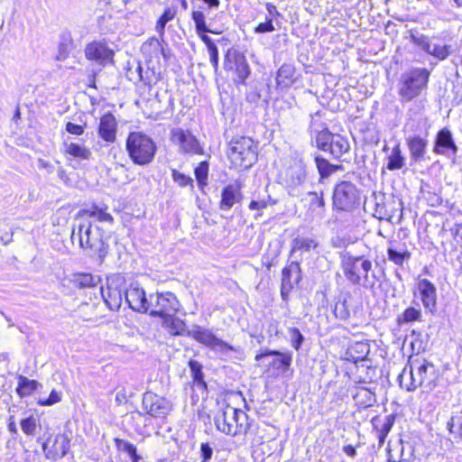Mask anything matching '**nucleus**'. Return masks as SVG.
<instances>
[{"label": "nucleus", "instance_id": "1", "mask_svg": "<svg viewBox=\"0 0 462 462\" xmlns=\"http://www.w3.org/2000/svg\"><path fill=\"white\" fill-rule=\"evenodd\" d=\"M162 319V327L171 336L191 337L219 356H226L230 351H240V346H234L223 339L218 338L212 330L207 328L199 325H192L189 329L185 321L176 317V314H171Z\"/></svg>", "mask_w": 462, "mask_h": 462}, {"label": "nucleus", "instance_id": "2", "mask_svg": "<svg viewBox=\"0 0 462 462\" xmlns=\"http://www.w3.org/2000/svg\"><path fill=\"white\" fill-rule=\"evenodd\" d=\"M70 238L72 243L78 239L80 248L88 251L89 256L97 257L101 262L108 253L109 246L104 239L103 230L88 219L76 217Z\"/></svg>", "mask_w": 462, "mask_h": 462}, {"label": "nucleus", "instance_id": "3", "mask_svg": "<svg viewBox=\"0 0 462 462\" xmlns=\"http://www.w3.org/2000/svg\"><path fill=\"white\" fill-rule=\"evenodd\" d=\"M125 150L134 164L147 166L154 160L157 145L150 135L141 131H134L126 137Z\"/></svg>", "mask_w": 462, "mask_h": 462}, {"label": "nucleus", "instance_id": "4", "mask_svg": "<svg viewBox=\"0 0 462 462\" xmlns=\"http://www.w3.org/2000/svg\"><path fill=\"white\" fill-rule=\"evenodd\" d=\"M248 415L241 409L227 405L225 409L218 411L214 422L218 431L228 435H245L250 428Z\"/></svg>", "mask_w": 462, "mask_h": 462}, {"label": "nucleus", "instance_id": "5", "mask_svg": "<svg viewBox=\"0 0 462 462\" xmlns=\"http://www.w3.org/2000/svg\"><path fill=\"white\" fill-rule=\"evenodd\" d=\"M307 164L301 157L292 158L281 174L282 184L291 197H300L307 182Z\"/></svg>", "mask_w": 462, "mask_h": 462}, {"label": "nucleus", "instance_id": "6", "mask_svg": "<svg viewBox=\"0 0 462 462\" xmlns=\"http://www.w3.org/2000/svg\"><path fill=\"white\" fill-rule=\"evenodd\" d=\"M227 154L235 166L248 169L257 161V146L252 138L238 136L230 141Z\"/></svg>", "mask_w": 462, "mask_h": 462}, {"label": "nucleus", "instance_id": "7", "mask_svg": "<svg viewBox=\"0 0 462 462\" xmlns=\"http://www.w3.org/2000/svg\"><path fill=\"white\" fill-rule=\"evenodd\" d=\"M361 193L351 181L342 180L334 187L332 204L337 211L352 213L361 206Z\"/></svg>", "mask_w": 462, "mask_h": 462}, {"label": "nucleus", "instance_id": "8", "mask_svg": "<svg viewBox=\"0 0 462 462\" xmlns=\"http://www.w3.org/2000/svg\"><path fill=\"white\" fill-rule=\"evenodd\" d=\"M341 267L346 280L354 285H365L368 273L372 269V263L364 256H355L349 252L341 255Z\"/></svg>", "mask_w": 462, "mask_h": 462}, {"label": "nucleus", "instance_id": "9", "mask_svg": "<svg viewBox=\"0 0 462 462\" xmlns=\"http://www.w3.org/2000/svg\"><path fill=\"white\" fill-rule=\"evenodd\" d=\"M180 308V303L173 292H156L150 294V305L147 313L152 317L164 318L171 314H176Z\"/></svg>", "mask_w": 462, "mask_h": 462}, {"label": "nucleus", "instance_id": "10", "mask_svg": "<svg viewBox=\"0 0 462 462\" xmlns=\"http://www.w3.org/2000/svg\"><path fill=\"white\" fill-rule=\"evenodd\" d=\"M255 361H263L266 371L273 374L286 373L292 362V353L291 351L281 352L279 350L265 349L258 353Z\"/></svg>", "mask_w": 462, "mask_h": 462}, {"label": "nucleus", "instance_id": "11", "mask_svg": "<svg viewBox=\"0 0 462 462\" xmlns=\"http://www.w3.org/2000/svg\"><path fill=\"white\" fill-rule=\"evenodd\" d=\"M142 408L144 412L139 411V415H149L155 419L164 420L172 411V403L165 397L152 392H146L143 395Z\"/></svg>", "mask_w": 462, "mask_h": 462}, {"label": "nucleus", "instance_id": "12", "mask_svg": "<svg viewBox=\"0 0 462 462\" xmlns=\"http://www.w3.org/2000/svg\"><path fill=\"white\" fill-rule=\"evenodd\" d=\"M223 67L227 71H235L237 84H245L251 74V69L246 57L233 48H229L225 54Z\"/></svg>", "mask_w": 462, "mask_h": 462}, {"label": "nucleus", "instance_id": "13", "mask_svg": "<svg viewBox=\"0 0 462 462\" xmlns=\"http://www.w3.org/2000/svg\"><path fill=\"white\" fill-rule=\"evenodd\" d=\"M302 280V270L300 260L288 263L282 270L281 297L287 300L291 291L299 285Z\"/></svg>", "mask_w": 462, "mask_h": 462}, {"label": "nucleus", "instance_id": "14", "mask_svg": "<svg viewBox=\"0 0 462 462\" xmlns=\"http://www.w3.org/2000/svg\"><path fill=\"white\" fill-rule=\"evenodd\" d=\"M430 72L424 68H415L406 74V99L418 97L426 88Z\"/></svg>", "mask_w": 462, "mask_h": 462}, {"label": "nucleus", "instance_id": "15", "mask_svg": "<svg viewBox=\"0 0 462 462\" xmlns=\"http://www.w3.org/2000/svg\"><path fill=\"white\" fill-rule=\"evenodd\" d=\"M124 298L130 309L140 313H147L150 305V296L147 297L144 290L138 282H132L125 290Z\"/></svg>", "mask_w": 462, "mask_h": 462}, {"label": "nucleus", "instance_id": "16", "mask_svg": "<svg viewBox=\"0 0 462 462\" xmlns=\"http://www.w3.org/2000/svg\"><path fill=\"white\" fill-rule=\"evenodd\" d=\"M458 148L448 128L439 130L437 134L433 152L455 161Z\"/></svg>", "mask_w": 462, "mask_h": 462}, {"label": "nucleus", "instance_id": "17", "mask_svg": "<svg viewBox=\"0 0 462 462\" xmlns=\"http://www.w3.org/2000/svg\"><path fill=\"white\" fill-rule=\"evenodd\" d=\"M414 297L421 300L424 308L433 313L437 304L435 285L427 279L419 280L414 289Z\"/></svg>", "mask_w": 462, "mask_h": 462}, {"label": "nucleus", "instance_id": "18", "mask_svg": "<svg viewBox=\"0 0 462 462\" xmlns=\"http://www.w3.org/2000/svg\"><path fill=\"white\" fill-rule=\"evenodd\" d=\"M319 246V241L314 236H302L298 235L291 242L290 255L297 258L296 260H302L304 254L311 251H317Z\"/></svg>", "mask_w": 462, "mask_h": 462}, {"label": "nucleus", "instance_id": "19", "mask_svg": "<svg viewBox=\"0 0 462 462\" xmlns=\"http://www.w3.org/2000/svg\"><path fill=\"white\" fill-rule=\"evenodd\" d=\"M85 55L88 60L105 66L106 63L113 61L114 51L105 42H93L86 46Z\"/></svg>", "mask_w": 462, "mask_h": 462}, {"label": "nucleus", "instance_id": "20", "mask_svg": "<svg viewBox=\"0 0 462 462\" xmlns=\"http://www.w3.org/2000/svg\"><path fill=\"white\" fill-rule=\"evenodd\" d=\"M172 140L178 143L185 153L202 154L203 148L199 140L189 131L180 128L172 131Z\"/></svg>", "mask_w": 462, "mask_h": 462}, {"label": "nucleus", "instance_id": "21", "mask_svg": "<svg viewBox=\"0 0 462 462\" xmlns=\"http://www.w3.org/2000/svg\"><path fill=\"white\" fill-rule=\"evenodd\" d=\"M410 37L415 45L439 60H445L452 52L450 45L431 44L423 35H415L411 32Z\"/></svg>", "mask_w": 462, "mask_h": 462}, {"label": "nucleus", "instance_id": "22", "mask_svg": "<svg viewBox=\"0 0 462 462\" xmlns=\"http://www.w3.org/2000/svg\"><path fill=\"white\" fill-rule=\"evenodd\" d=\"M242 184L239 181L225 186L221 190L219 209L222 211L230 210L235 204L241 203L243 199Z\"/></svg>", "mask_w": 462, "mask_h": 462}, {"label": "nucleus", "instance_id": "23", "mask_svg": "<svg viewBox=\"0 0 462 462\" xmlns=\"http://www.w3.org/2000/svg\"><path fill=\"white\" fill-rule=\"evenodd\" d=\"M125 289H120L113 279L108 281L106 289L101 287L102 298L110 310H118L122 305Z\"/></svg>", "mask_w": 462, "mask_h": 462}, {"label": "nucleus", "instance_id": "24", "mask_svg": "<svg viewBox=\"0 0 462 462\" xmlns=\"http://www.w3.org/2000/svg\"><path fill=\"white\" fill-rule=\"evenodd\" d=\"M117 121L110 112L101 116L97 134L98 136L108 143H113L116 140Z\"/></svg>", "mask_w": 462, "mask_h": 462}, {"label": "nucleus", "instance_id": "25", "mask_svg": "<svg viewBox=\"0 0 462 462\" xmlns=\"http://www.w3.org/2000/svg\"><path fill=\"white\" fill-rule=\"evenodd\" d=\"M134 74H136V78L139 81H142L148 87L155 85L161 79V72L158 71L154 66H151V63H147L146 69H144L140 63L137 64L134 71L129 69L128 77L130 80H133Z\"/></svg>", "mask_w": 462, "mask_h": 462}, {"label": "nucleus", "instance_id": "26", "mask_svg": "<svg viewBox=\"0 0 462 462\" xmlns=\"http://www.w3.org/2000/svg\"><path fill=\"white\" fill-rule=\"evenodd\" d=\"M70 448V439L67 434H58L55 436L52 446L46 451V458L51 461H57L64 457Z\"/></svg>", "mask_w": 462, "mask_h": 462}, {"label": "nucleus", "instance_id": "27", "mask_svg": "<svg viewBox=\"0 0 462 462\" xmlns=\"http://www.w3.org/2000/svg\"><path fill=\"white\" fill-rule=\"evenodd\" d=\"M296 69L291 63H283L276 72V86L281 89L289 88L296 81Z\"/></svg>", "mask_w": 462, "mask_h": 462}, {"label": "nucleus", "instance_id": "28", "mask_svg": "<svg viewBox=\"0 0 462 462\" xmlns=\"http://www.w3.org/2000/svg\"><path fill=\"white\" fill-rule=\"evenodd\" d=\"M409 363L411 383L407 387V390L412 391L422 384L427 372V365H425V360H423L422 363L418 364L412 360V356L409 357Z\"/></svg>", "mask_w": 462, "mask_h": 462}, {"label": "nucleus", "instance_id": "29", "mask_svg": "<svg viewBox=\"0 0 462 462\" xmlns=\"http://www.w3.org/2000/svg\"><path fill=\"white\" fill-rule=\"evenodd\" d=\"M163 44L156 37H151L142 44L141 51L145 57L146 63H152L153 60L159 62L160 51Z\"/></svg>", "mask_w": 462, "mask_h": 462}, {"label": "nucleus", "instance_id": "30", "mask_svg": "<svg viewBox=\"0 0 462 462\" xmlns=\"http://www.w3.org/2000/svg\"><path fill=\"white\" fill-rule=\"evenodd\" d=\"M351 300L350 292H342L337 297L333 309V314L337 319L346 320L350 316Z\"/></svg>", "mask_w": 462, "mask_h": 462}, {"label": "nucleus", "instance_id": "31", "mask_svg": "<svg viewBox=\"0 0 462 462\" xmlns=\"http://www.w3.org/2000/svg\"><path fill=\"white\" fill-rule=\"evenodd\" d=\"M370 352V346L365 342L353 344L346 352V359L357 365L367 358Z\"/></svg>", "mask_w": 462, "mask_h": 462}, {"label": "nucleus", "instance_id": "32", "mask_svg": "<svg viewBox=\"0 0 462 462\" xmlns=\"http://www.w3.org/2000/svg\"><path fill=\"white\" fill-rule=\"evenodd\" d=\"M428 140L420 136H413L409 139L408 147L411 158L413 162H418L424 159Z\"/></svg>", "mask_w": 462, "mask_h": 462}, {"label": "nucleus", "instance_id": "33", "mask_svg": "<svg viewBox=\"0 0 462 462\" xmlns=\"http://www.w3.org/2000/svg\"><path fill=\"white\" fill-rule=\"evenodd\" d=\"M313 158L319 175V182H321L324 179L328 178L341 168L340 165L330 163L327 159L323 158L317 152L314 153Z\"/></svg>", "mask_w": 462, "mask_h": 462}, {"label": "nucleus", "instance_id": "34", "mask_svg": "<svg viewBox=\"0 0 462 462\" xmlns=\"http://www.w3.org/2000/svg\"><path fill=\"white\" fill-rule=\"evenodd\" d=\"M350 149L347 139L340 134H335L330 141L328 152L333 158L339 159Z\"/></svg>", "mask_w": 462, "mask_h": 462}, {"label": "nucleus", "instance_id": "35", "mask_svg": "<svg viewBox=\"0 0 462 462\" xmlns=\"http://www.w3.org/2000/svg\"><path fill=\"white\" fill-rule=\"evenodd\" d=\"M356 365L357 372L359 373L360 380L359 382L367 383L375 381L377 374V368L373 365L371 359H365L362 362H359Z\"/></svg>", "mask_w": 462, "mask_h": 462}, {"label": "nucleus", "instance_id": "36", "mask_svg": "<svg viewBox=\"0 0 462 462\" xmlns=\"http://www.w3.org/2000/svg\"><path fill=\"white\" fill-rule=\"evenodd\" d=\"M39 386H42V384L38 381L20 374L18 375V385L15 391L20 398H24L32 394Z\"/></svg>", "mask_w": 462, "mask_h": 462}, {"label": "nucleus", "instance_id": "37", "mask_svg": "<svg viewBox=\"0 0 462 462\" xmlns=\"http://www.w3.org/2000/svg\"><path fill=\"white\" fill-rule=\"evenodd\" d=\"M388 260L399 268L395 269V276L398 278L400 282H402V263H404V251H402L397 248L395 242H391L390 246L387 249Z\"/></svg>", "mask_w": 462, "mask_h": 462}, {"label": "nucleus", "instance_id": "38", "mask_svg": "<svg viewBox=\"0 0 462 462\" xmlns=\"http://www.w3.org/2000/svg\"><path fill=\"white\" fill-rule=\"evenodd\" d=\"M73 45V40L70 32L63 31L60 34V42L58 45V52L55 57L56 60L63 61L69 55Z\"/></svg>", "mask_w": 462, "mask_h": 462}, {"label": "nucleus", "instance_id": "39", "mask_svg": "<svg viewBox=\"0 0 462 462\" xmlns=\"http://www.w3.org/2000/svg\"><path fill=\"white\" fill-rule=\"evenodd\" d=\"M356 403L361 407H372L376 402L375 393L365 387H358L353 395Z\"/></svg>", "mask_w": 462, "mask_h": 462}, {"label": "nucleus", "instance_id": "40", "mask_svg": "<svg viewBox=\"0 0 462 462\" xmlns=\"http://www.w3.org/2000/svg\"><path fill=\"white\" fill-rule=\"evenodd\" d=\"M335 134H332L328 129L319 131V133L310 135V143L319 150L327 152Z\"/></svg>", "mask_w": 462, "mask_h": 462}, {"label": "nucleus", "instance_id": "41", "mask_svg": "<svg viewBox=\"0 0 462 462\" xmlns=\"http://www.w3.org/2000/svg\"><path fill=\"white\" fill-rule=\"evenodd\" d=\"M100 281L99 276L85 273L75 274L72 280L74 285L79 289L96 287Z\"/></svg>", "mask_w": 462, "mask_h": 462}, {"label": "nucleus", "instance_id": "42", "mask_svg": "<svg viewBox=\"0 0 462 462\" xmlns=\"http://www.w3.org/2000/svg\"><path fill=\"white\" fill-rule=\"evenodd\" d=\"M309 198V208L318 215H322L325 212V199L324 192L309 191L307 192Z\"/></svg>", "mask_w": 462, "mask_h": 462}, {"label": "nucleus", "instance_id": "43", "mask_svg": "<svg viewBox=\"0 0 462 462\" xmlns=\"http://www.w3.org/2000/svg\"><path fill=\"white\" fill-rule=\"evenodd\" d=\"M64 152L75 158L88 160L91 157V152L83 145L74 143H63Z\"/></svg>", "mask_w": 462, "mask_h": 462}, {"label": "nucleus", "instance_id": "44", "mask_svg": "<svg viewBox=\"0 0 462 462\" xmlns=\"http://www.w3.org/2000/svg\"><path fill=\"white\" fill-rule=\"evenodd\" d=\"M177 14V9L174 7H167L164 9L162 14L156 22L155 31L158 32L160 38L163 40L165 33V27L167 23L173 20Z\"/></svg>", "mask_w": 462, "mask_h": 462}, {"label": "nucleus", "instance_id": "45", "mask_svg": "<svg viewBox=\"0 0 462 462\" xmlns=\"http://www.w3.org/2000/svg\"><path fill=\"white\" fill-rule=\"evenodd\" d=\"M114 442L119 451L127 453L132 462H139L141 460L142 457L137 454L136 447L134 444L119 438H115Z\"/></svg>", "mask_w": 462, "mask_h": 462}, {"label": "nucleus", "instance_id": "46", "mask_svg": "<svg viewBox=\"0 0 462 462\" xmlns=\"http://www.w3.org/2000/svg\"><path fill=\"white\" fill-rule=\"evenodd\" d=\"M404 158L402 155L400 144H396L391 153L388 155V162L386 168L390 171L399 170L403 166Z\"/></svg>", "mask_w": 462, "mask_h": 462}, {"label": "nucleus", "instance_id": "47", "mask_svg": "<svg viewBox=\"0 0 462 462\" xmlns=\"http://www.w3.org/2000/svg\"><path fill=\"white\" fill-rule=\"evenodd\" d=\"M328 129L326 123L322 121L321 113L319 111L310 115V122L308 127V131L310 135H313L319 131H325Z\"/></svg>", "mask_w": 462, "mask_h": 462}, {"label": "nucleus", "instance_id": "48", "mask_svg": "<svg viewBox=\"0 0 462 462\" xmlns=\"http://www.w3.org/2000/svg\"><path fill=\"white\" fill-rule=\"evenodd\" d=\"M191 19L195 23L197 33L213 32L207 25L206 16L202 11H193L191 13Z\"/></svg>", "mask_w": 462, "mask_h": 462}, {"label": "nucleus", "instance_id": "49", "mask_svg": "<svg viewBox=\"0 0 462 462\" xmlns=\"http://www.w3.org/2000/svg\"><path fill=\"white\" fill-rule=\"evenodd\" d=\"M208 169V162L207 161H203L199 162V164L194 170V174L198 181V185L201 189L207 185Z\"/></svg>", "mask_w": 462, "mask_h": 462}, {"label": "nucleus", "instance_id": "50", "mask_svg": "<svg viewBox=\"0 0 462 462\" xmlns=\"http://www.w3.org/2000/svg\"><path fill=\"white\" fill-rule=\"evenodd\" d=\"M288 334L290 337V343L291 347L296 351H299L301 348L303 342L305 341V337L300 331V329L295 327L289 328Z\"/></svg>", "mask_w": 462, "mask_h": 462}, {"label": "nucleus", "instance_id": "51", "mask_svg": "<svg viewBox=\"0 0 462 462\" xmlns=\"http://www.w3.org/2000/svg\"><path fill=\"white\" fill-rule=\"evenodd\" d=\"M448 430L454 438L462 440V416H455L448 423Z\"/></svg>", "mask_w": 462, "mask_h": 462}, {"label": "nucleus", "instance_id": "52", "mask_svg": "<svg viewBox=\"0 0 462 462\" xmlns=\"http://www.w3.org/2000/svg\"><path fill=\"white\" fill-rule=\"evenodd\" d=\"M171 177L174 182H176L180 187H190L191 189L194 188L193 180L184 173H181L178 171L177 170H172L171 171Z\"/></svg>", "mask_w": 462, "mask_h": 462}, {"label": "nucleus", "instance_id": "53", "mask_svg": "<svg viewBox=\"0 0 462 462\" xmlns=\"http://www.w3.org/2000/svg\"><path fill=\"white\" fill-rule=\"evenodd\" d=\"M21 429L28 436H34L36 431V419L31 415L27 418H24L20 422Z\"/></svg>", "mask_w": 462, "mask_h": 462}, {"label": "nucleus", "instance_id": "54", "mask_svg": "<svg viewBox=\"0 0 462 462\" xmlns=\"http://www.w3.org/2000/svg\"><path fill=\"white\" fill-rule=\"evenodd\" d=\"M189 367L191 372L193 382L204 378L201 364L197 360H189Z\"/></svg>", "mask_w": 462, "mask_h": 462}, {"label": "nucleus", "instance_id": "55", "mask_svg": "<svg viewBox=\"0 0 462 462\" xmlns=\"http://www.w3.org/2000/svg\"><path fill=\"white\" fill-rule=\"evenodd\" d=\"M214 450L213 448L208 442H203L200 444L199 454L201 462H209L212 458Z\"/></svg>", "mask_w": 462, "mask_h": 462}, {"label": "nucleus", "instance_id": "56", "mask_svg": "<svg viewBox=\"0 0 462 462\" xmlns=\"http://www.w3.org/2000/svg\"><path fill=\"white\" fill-rule=\"evenodd\" d=\"M60 401V396L58 392L55 390H52L46 399H40L38 401V403L42 406H51L53 405Z\"/></svg>", "mask_w": 462, "mask_h": 462}, {"label": "nucleus", "instance_id": "57", "mask_svg": "<svg viewBox=\"0 0 462 462\" xmlns=\"http://www.w3.org/2000/svg\"><path fill=\"white\" fill-rule=\"evenodd\" d=\"M209 54V60L211 65L214 68V71L217 74L218 72V48L210 47V50H208Z\"/></svg>", "mask_w": 462, "mask_h": 462}, {"label": "nucleus", "instance_id": "58", "mask_svg": "<svg viewBox=\"0 0 462 462\" xmlns=\"http://www.w3.org/2000/svg\"><path fill=\"white\" fill-rule=\"evenodd\" d=\"M66 131L69 134H74V135H81L84 134L85 127L80 125H77L71 122H68L66 124Z\"/></svg>", "mask_w": 462, "mask_h": 462}, {"label": "nucleus", "instance_id": "59", "mask_svg": "<svg viewBox=\"0 0 462 462\" xmlns=\"http://www.w3.org/2000/svg\"><path fill=\"white\" fill-rule=\"evenodd\" d=\"M275 30L273 29L269 24H267L265 22L259 23L254 28V32L256 34H263L268 32H273Z\"/></svg>", "mask_w": 462, "mask_h": 462}, {"label": "nucleus", "instance_id": "60", "mask_svg": "<svg viewBox=\"0 0 462 462\" xmlns=\"http://www.w3.org/2000/svg\"><path fill=\"white\" fill-rule=\"evenodd\" d=\"M420 319V311L414 309L409 308L406 309V322L408 321H416Z\"/></svg>", "mask_w": 462, "mask_h": 462}, {"label": "nucleus", "instance_id": "61", "mask_svg": "<svg viewBox=\"0 0 462 462\" xmlns=\"http://www.w3.org/2000/svg\"><path fill=\"white\" fill-rule=\"evenodd\" d=\"M265 8L267 10V14H266L267 16L278 19L282 15L281 13L277 10L276 5H273V3H270V2L266 3Z\"/></svg>", "mask_w": 462, "mask_h": 462}, {"label": "nucleus", "instance_id": "62", "mask_svg": "<svg viewBox=\"0 0 462 462\" xmlns=\"http://www.w3.org/2000/svg\"><path fill=\"white\" fill-rule=\"evenodd\" d=\"M57 175L61 182H63L65 185L69 186L71 185V180L66 172V171L63 169V167L59 166L57 169Z\"/></svg>", "mask_w": 462, "mask_h": 462}, {"label": "nucleus", "instance_id": "63", "mask_svg": "<svg viewBox=\"0 0 462 462\" xmlns=\"http://www.w3.org/2000/svg\"><path fill=\"white\" fill-rule=\"evenodd\" d=\"M38 167L39 169L45 170L48 173H52L55 171L54 165L42 159L38 161Z\"/></svg>", "mask_w": 462, "mask_h": 462}, {"label": "nucleus", "instance_id": "64", "mask_svg": "<svg viewBox=\"0 0 462 462\" xmlns=\"http://www.w3.org/2000/svg\"><path fill=\"white\" fill-rule=\"evenodd\" d=\"M266 207H267V201H265L264 199H263V200H252L249 203V208L251 210H259V209L265 208Z\"/></svg>", "mask_w": 462, "mask_h": 462}]
</instances>
